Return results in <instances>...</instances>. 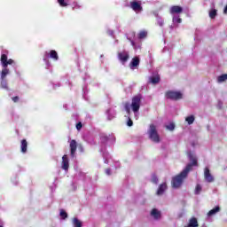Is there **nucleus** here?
Listing matches in <instances>:
<instances>
[{
	"label": "nucleus",
	"instance_id": "obj_5",
	"mask_svg": "<svg viewBox=\"0 0 227 227\" xmlns=\"http://www.w3.org/2000/svg\"><path fill=\"white\" fill-rule=\"evenodd\" d=\"M49 58L50 59H53V61H58V59H59L58 51L54 50H51L44 52L43 59L47 67H51V62L49 61Z\"/></svg>",
	"mask_w": 227,
	"mask_h": 227
},
{
	"label": "nucleus",
	"instance_id": "obj_7",
	"mask_svg": "<svg viewBox=\"0 0 227 227\" xmlns=\"http://www.w3.org/2000/svg\"><path fill=\"white\" fill-rule=\"evenodd\" d=\"M117 58L121 65H125L130 59V53L127 50H122L117 53Z\"/></svg>",
	"mask_w": 227,
	"mask_h": 227
},
{
	"label": "nucleus",
	"instance_id": "obj_30",
	"mask_svg": "<svg viewBox=\"0 0 227 227\" xmlns=\"http://www.w3.org/2000/svg\"><path fill=\"white\" fill-rule=\"evenodd\" d=\"M217 15V10L213 9L209 12V17L210 19H215V16Z\"/></svg>",
	"mask_w": 227,
	"mask_h": 227
},
{
	"label": "nucleus",
	"instance_id": "obj_18",
	"mask_svg": "<svg viewBox=\"0 0 227 227\" xmlns=\"http://www.w3.org/2000/svg\"><path fill=\"white\" fill-rule=\"evenodd\" d=\"M103 159L105 164H111L113 162V158H111V154H109L108 153H103Z\"/></svg>",
	"mask_w": 227,
	"mask_h": 227
},
{
	"label": "nucleus",
	"instance_id": "obj_19",
	"mask_svg": "<svg viewBox=\"0 0 227 227\" xmlns=\"http://www.w3.org/2000/svg\"><path fill=\"white\" fill-rule=\"evenodd\" d=\"M20 152L21 153H26L27 152V141L26 139L21 140Z\"/></svg>",
	"mask_w": 227,
	"mask_h": 227
},
{
	"label": "nucleus",
	"instance_id": "obj_36",
	"mask_svg": "<svg viewBox=\"0 0 227 227\" xmlns=\"http://www.w3.org/2000/svg\"><path fill=\"white\" fill-rule=\"evenodd\" d=\"M168 130H175V125L173 123H170L167 125Z\"/></svg>",
	"mask_w": 227,
	"mask_h": 227
},
{
	"label": "nucleus",
	"instance_id": "obj_21",
	"mask_svg": "<svg viewBox=\"0 0 227 227\" xmlns=\"http://www.w3.org/2000/svg\"><path fill=\"white\" fill-rule=\"evenodd\" d=\"M72 224L74 227H82V222L77 217L72 219Z\"/></svg>",
	"mask_w": 227,
	"mask_h": 227
},
{
	"label": "nucleus",
	"instance_id": "obj_43",
	"mask_svg": "<svg viewBox=\"0 0 227 227\" xmlns=\"http://www.w3.org/2000/svg\"><path fill=\"white\" fill-rule=\"evenodd\" d=\"M131 36H136V33H132V34H131Z\"/></svg>",
	"mask_w": 227,
	"mask_h": 227
},
{
	"label": "nucleus",
	"instance_id": "obj_38",
	"mask_svg": "<svg viewBox=\"0 0 227 227\" xmlns=\"http://www.w3.org/2000/svg\"><path fill=\"white\" fill-rule=\"evenodd\" d=\"M127 125H128V127H132V125H134V122L132 121V120L130 118H129V121H127Z\"/></svg>",
	"mask_w": 227,
	"mask_h": 227
},
{
	"label": "nucleus",
	"instance_id": "obj_33",
	"mask_svg": "<svg viewBox=\"0 0 227 227\" xmlns=\"http://www.w3.org/2000/svg\"><path fill=\"white\" fill-rule=\"evenodd\" d=\"M202 187L200 184H197L195 187V194H201Z\"/></svg>",
	"mask_w": 227,
	"mask_h": 227
},
{
	"label": "nucleus",
	"instance_id": "obj_34",
	"mask_svg": "<svg viewBox=\"0 0 227 227\" xmlns=\"http://www.w3.org/2000/svg\"><path fill=\"white\" fill-rule=\"evenodd\" d=\"M151 182H153V184H159V178L157 177V176L153 175L151 178Z\"/></svg>",
	"mask_w": 227,
	"mask_h": 227
},
{
	"label": "nucleus",
	"instance_id": "obj_37",
	"mask_svg": "<svg viewBox=\"0 0 227 227\" xmlns=\"http://www.w3.org/2000/svg\"><path fill=\"white\" fill-rule=\"evenodd\" d=\"M120 166H121L120 161H114V167L115 169H119Z\"/></svg>",
	"mask_w": 227,
	"mask_h": 227
},
{
	"label": "nucleus",
	"instance_id": "obj_25",
	"mask_svg": "<svg viewBox=\"0 0 227 227\" xmlns=\"http://www.w3.org/2000/svg\"><path fill=\"white\" fill-rule=\"evenodd\" d=\"M226 81H227V74H221L217 77V82L219 84L223 82H226Z\"/></svg>",
	"mask_w": 227,
	"mask_h": 227
},
{
	"label": "nucleus",
	"instance_id": "obj_14",
	"mask_svg": "<svg viewBox=\"0 0 227 227\" xmlns=\"http://www.w3.org/2000/svg\"><path fill=\"white\" fill-rule=\"evenodd\" d=\"M140 59L139 57H135L131 59L129 63L130 70H136L139 67Z\"/></svg>",
	"mask_w": 227,
	"mask_h": 227
},
{
	"label": "nucleus",
	"instance_id": "obj_23",
	"mask_svg": "<svg viewBox=\"0 0 227 227\" xmlns=\"http://www.w3.org/2000/svg\"><path fill=\"white\" fill-rule=\"evenodd\" d=\"M155 18H156L158 26H160V27H164V19H162V17H160L158 13L155 14Z\"/></svg>",
	"mask_w": 227,
	"mask_h": 227
},
{
	"label": "nucleus",
	"instance_id": "obj_17",
	"mask_svg": "<svg viewBox=\"0 0 227 227\" xmlns=\"http://www.w3.org/2000/svg\"><path fill=\"white\" fill-rule=\"evenodd\" d=\"M166 189H168V184H166V183L160 184L156 192L157 196H162V194H164V192H166Z\"/></svg>",
	"mask_w": 227,
	"mask_h": 227
},
{
	"label": "nucleus",
	"instance_id": "obj_4",
	"mask_svg": "<svg viewBox=\"0 0 227 227\" xmlns=\"http://www.w3.org/2000/svg\"><path fill=\"white\" fill-rule=\"evenodd\" d=\"M147 136L153 143H160V137L159 136V131H157V125H155V123H151L149 125Z\"/></svg>",
	"mask_w": 227,
	"mask_h": 227
},
{
	"label": "nucleus",
	"instance_id": "obj_11",
	"mask_svg": "<svg viewBox=\"0 0 227 227\" xmlns=\"http://www.w3.org/2000/svg\"><path fill=\"white\" fill-rule=\"evenodd\" d=\"M61 168L64 171H68V168H70V161L68 160V155L67 154L62 157Z\"/></svg>",
	"mask_w": 227,
	"mask_h": 227
},
{
	"label": "nucleus",
	"instance_id": "obj_24",
	"mask_svg": "<svg viewBox=\"0 0 227 227\" xmlns=\"http://www.w3.org/2000/svg\"><path fill=\"white\" fill-rule=\"evenodd\" d=\"M146 36H148V32L146 30H142L137 35L138 40H145Z\"/></svg>",
	"mask_w": 227,
	"mask_h": 227
},
{
	"label": "nucleus",
	"instance_id": "obj_20",
	"mask_svg": "<svg viewBox=\"0 0 227 227\" xmlns=\"http://www.w3.org/2000/svg\"><path fill=\"white\" fill-rule=\"evenodd\" d=\"M107 120H113L116 116V112L114 109H108L106 111Z\"/></svg>",
	"mask_w": 227,
	"mask_h": 227
},
{
	"label": "nucleus",
	"instance_id": "obj_27",
	"mask_svg": "<svg viewBox=\"0 0 227 227\" xmlns=\"http://www.w3.org/2000/svg\"><path fill=\"white\" fill-rule=\"evenodd\" d=\"M194 120H196L194 115H189L185 118V121L188 123V125H192L194 123Z\"/></svg>",
	"mask_w": 227,
	"mask_h": 227
},
{
	"label": "nucleus",
	"instance_id": "obj_44",
	"mask_svg": "<svg viewBox=\"0 0 227 227\" xmlns=\"http://www.w3.org/2000/svg\"><path fill=\"white\" fill-rule=\"evenodd\" d=\"M17 184H19V182H18V181H16V182L14 183V184H15V185H17Z\"/></svg>",
	"mask_w": 227,
	"mask_h": 227
},
{
	"label": "nucleus",
	"instance_id": "obj_8",
	"mask_svg": "<svg viewBox=\"0 0 227 227\" xmlns=\"http://www.w3.org/2000/svg\"><path fill=\"white\" fill-rule=\"evenodd\" d=\"M184 97V94L180 91H173L169 90L166 93V98H169L170 100H180Z\"/></svg>",
	"mask_w": 227,
	"mask_h": 227
},
{
	"label": "nucleus",
	"instance_id": "obj_35",
	"mask_svg": "<svg viewBox=\"0 0 227 227\" xmlns=\"http://www.w3.org/2000/svg\"><path fill=\"white\" fill-rule=\"evenodd\" d=\"M105 173L107 175V176H111V175H113V170L111 168H106Z\"/></svg>",
	"mask_w": 227,
	"mask_h": 227
},
{
	"label": "nucleus",
	"instance_id": "obj_29",
	"mask_svg": "<svg viewBox=\"0 0 227 227\" xmlns=\"http://www.w3.org/2000/svg\"><path fill=\"white\" fill-rule=\"evenodd\" d=\"M81 8H82V4L79 2L73 3V10H81Z\"/></svg>",
	"mask_w": 227,
	"mask_h": 227
},
{
	"label": "nucleus",
	"instance_id": "obj_42",
	"mask_svg": "<svg viewBox=\"0 0 227 227\" xmlns=\"http://www.w3.org/2000/svg\"><path fill=\"white\" fill-rule=\"evenodd\" d=\"M12 100H13L14 102H19V97H14V98H12Z\"/></svg>",
	"mask_w": 227,
	"mask_h": 227
},
{
	"label": "nucleus",
	"instance_id": "obj_32",
	"mask_svg": "<svg viewBox=\"0 0 227 227\" xmlns=\"http://www.w3.org/2000/svg\"><path fill=\"white\" fill-rule=\"evenodd\" d=\"M59 215L61 219H67V217H68V214L63 209L60 210Z\"/></svg>",
	"mask_w": 227,
	"mask_h": 227
},
{
	"label": "nucleus",
	"instance_id": "obj_41",
	"mask_svg": "<svg viewBox=\"0 0 227 227\" xmlns=\"http://www.w3.org/2000/svg\"><path fill=\"white\" fill-rule=\"evenodd\" d=\"M217 107H218V109H223V102L219 101Z\"/></svg>",
	"mask_w": 227,
	"mask_h": 227
},
{
	"label": "nucleus",
	"instance_id": "obj_28",
	"mask_svg": "<svg viewBox=\"0 0 227 227\" xmlns=\"http://www.w3.org/2000/svg\"><path fill=\"white\" fill-rule=\"evenodd\" d=\"M57 3L61 8H67V6H68V0H57Z\"/></svg>",
	"mask_w": 227,
	"mask_h": 227
},
{
	"label": "nucleus",
	"instance_id": "obj_10",
	"mask_svg": "<svg viewBox=\"0 0 227 227\" xmlns=\"http://www.w3.org/2000/svg\"><path fill=\"white\" fill-rule=\"evenodd\" d=\"M70 147V155L72 159L75 157V153L77 152V142L75 140H71L69 144Z\"/></svg>",
	"mask_w": 227,
	"mask_h": 227
},
{
	"label": "nucleus",
	"instance_id": "obj_22",
	"mask_svg": "<svg viewBox=\"0 0 227 227\" xmlns=\"http://www.w3.org/2000/svg\"><path fill=\"white\" fill-rule=\"evenodd\" d=\"M221 211V207H219V206H216L215 208L211 209L208 213H207V217H212V215H215V214H217V212Z\"/></svg>",
	"mask_w": 227,
	"mask_h": 227
},
{
	"label": "nucleus",
	"instance_id": "obj_1",
	"mask_svg": "<svg viewBox=\"0 0 227 227\" xmlns=\"http://www.w3.org/2000/svg\"><path fill=\"white\" fill-rule=\"evenodd\" d=\"M188 159L190 163L186 165L185 168L179 175L172 177L171 184L173 189H180L182 184L187 178V175L192 170V166H198V158L194 153L189 152Z\"/></svg>",
	"mask_w": 227,
	"mask_h": 227
},
{
	"label": "nucleus",
	"instance_id": "obj_13",
	"mask_svg": "<svg viewBox=\"0 0 227 227\" xmlns=\"http://www.w3.org/2000/svg\"><path fill=\"white\" fill-rule=\"evenodd\" d=\"M127 40H129V42H130L131 46L133 47L134 51H141V46L143 45L141 43V42H135L132 40V37L130 35L127 36Z\"/></svg>",
	"mask_w": 227,
	"mask_h": 227
},
{
	"label": "nucleus",
	"instance_id": "obj_40",
	"mask_svg": "<svg viewBox=\"0 0 227 227\" xmlns=\"http://www.w3.org/2000/svg\"><path fill=\"white\" fill-rule=\"evenodd\" d=\"M107 35H109V36H114V31L108 29L107 30Z\"/></svg>",
	"mask_w": 227,
	"mask_h": 227
},
{
	"label": "nucleus",
	"instance_id": "obj_45",
	"mask_svg": "<svg viewBox=\"0 0 227 227\" xmlns=\"http://www.w3.org/2000/svg\"><path fill=\"white\" fill-rule=\"evenodd\" d=\"M0 227H3V225H0Z\"/></svg>",
	"mask_w": 227,
	"mask_h": 227
},
{
	"label": "nucleus",
	"instance_id": "obj_26",
	"mask_svg": "<svg viewBox=\"0 0 227 227\" xmlns=\"http://www.w3.org/2000/svg\"><path fill=\"white\" fill-rule=\"evenodd\" d=\"M150 81H151L152 84H157V83H159V81H160V76H159V74H156V75L151 77Z\"/></svg>",
	"mask_w": 227,
	"mask_h": 227
},
{
	"label": "nucleus",
	"instance_id": "obj_12",
	"mask_svg": "<svg viewBox=\"0 0 227 227\" xmlns=\"http://www.w3.org/2000/svg\"><path fill=\"white\" fill-rule=\"evenodd\" d=\"M204 178L208 184H212V182H214V176H212L208 168L204 169Z\"/></svg>",
	"mask_w": 227,
	"mask_h": 227
},
{
	"label": "nucleus",
	"instance_id": "obj_3",
	"mask_svg": "<svg viewBox=\"0 0 227 227\" xmlns=\"http://www.w3.org/2000/svg\"><path fill=\"white\" fill-rule=\"evenodd\" d=\"M130 107L135 114L136 120H137L139 108L141 107V97L135 96L132 98L131 105H129V104L125 105V111L128 113V114H130Z\"/></svg>",
	"mask_w": 227,
	"mask_h": 227
},
{
	"label": "nucleus",
	"instance_id": "obj_16",
	"mask_svg": "<svg viewBox=\"0 0 227 227\" xmlns=\"http://www.w3.org/2000/svg\"><path fill=\"white\" fill-rule=\"evenodd\" d=\"M184 12V9L181 6L174 5L170 8V13L171 15H178V13H182Z\"/></svg>",
	"mask_w": 227,
	"mask_h": 227
},
{
	"label": "nucleus",
	"instance_id": "obj_31",
	"mask_svg": "<svg viewBox=\"0 0 227 227\" xmlns=\"http://www.w3.org/2000/svg\"><path fill=\"white\" fill-rule=\"evenodd\" d=\"M101 143H107L109 141V137L106 134H102L100 137Z\"/></svg>",
	"mask_w": 227,
	"mask_h": 227
},
{
	"label": "nucleus",
	"instance_id": "obj_9",
	"mask_svg": "<svg viewBox=\"0 0 227 227\" xmlns=\"http://www.w3.org/2000/svg\"><path fill=\"white\" fill-rule=\"evenodd\" d=\"M150 217H152L153 221H160V219H162V212L154 207L150 211Z\"/></svg>",
	"mask_w": 227,
	"mask_h": 227
},
{
	"label": "nucleus",
	"instance_id": "obj_2",
	"mask_svg": "<svg viewBox=\"0 0 227 227\" xmlns=\"http://www.w3.org/2000/svg\"><path fill=\"white\" fill-rule=\"evenodd\" d=\"M0 65L2 67V70L0 71V88L1 90H5V91H8L10 87H8V79H6V77L12 74L8 65H15V60L12 59H8V53H2L0 58Z\"/></svg>",
	"mask_w": 227,
	"mask_h": 227
},
{
	"label": "nucleus",
	"instance_id": "obj_39",
	"mask_svg": "<svg viewBox=\"0 0 227 227\" xmlns=\"http://www.w3.org/2000/svg\"><path fill=\"white\" fill-rule=\"evenodd\" d=\"M81 129H82V122H78V123L76 124V129H77V130H81Z\"/></svg>",
	"mask_w": 227,
	"mask_h": 227
},
{
	"label": "nucleus",
	"instance_id": "obj_15",
	"mask_svg": "<svg viewBox=\"0 0 227 227\" xmlns=\"http://www.w3.org/2000/svg\"><path fill=\"white\" fill-rule=\"evenodd\" d=\"M172 22L173 25L170 26V29H173V27H178V24H182V20L179 15H173Z\"/></svg>",
	"mask_w": 227,
	"mask_h": 227
},
{
	"label": "nucleus",
	"instance_id": "obj_6",
	"mask_svg": "<svg viewBox=\"0 0 227 227\" xmlns=\"http://www.w3.org/2000/svg\"><path fill=\"white\" fill-rule=\"evenodd\" d=\"M129 6L135 13H141L143 12V2L141 0H131Z\"/></svg>",
	"mask_w": 227,
	"mask_h": 227
}]
</instances>
